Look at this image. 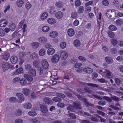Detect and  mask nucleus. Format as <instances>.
Returning <instances> with one entry per match:
<instances>
[{
    "label": "nucleus",
    "mask_w": 123,
    "mask_h": 123,
    "mask_svg": "<svg viewBox=\"0 0 123 123\" xmlns=\"http://www.w3.org/2000/svg\"><path fill=\"white\" fill-rule=\"evenodd\" d=\"M49 13L50 14H52L55 12V8L54 6H51L49 7Z\"/></svg>",
    "instance_id": "29"
},
{
    "label": "nucleus",
    "mask_w": 123,
    "mask_h": 123,
    "mask_svg": "<svg viewBox=\"0 0 123 123\" xmlns=\"http://www.w3.org/2000/svg\"><path fill=\"white\" fill-rule=\"evenodd\" d=\"M26 54L24 52H20L19 54V56L20 58H22L25 57L26 56Z\"/></svg>",
    "instance_id": "46"
},
{
    "label": "nucleus",
    "mask_w": 123,
    "mask_h": 123,
    "mask_svg": "<svg viewBox=\"0 0 123 123\" xmlns=\"http://www.w3.org/2000/svg\"><path fill=\"white\" fill-rule=\"evenodd\" d=\"M30 58L34 60L38 59L39 57L37 53L34 52L32 53L30 55Z\"/></svg>",
    "instance_id": "23"
},
{
    "label": "nucleus",
    "mask_w": 123,
    "mask_h": 123,
    "mask_svg": "<svg viewBox=\"0 0 123 123\" xmlns=\"http://www.w3.org/2000/svg\"><path fill=\"white\" fill-rule=\"evenodd\" d=\"M29 74L32 77H35L36 74V71L35 69H32L28 72Z\"/></svg>",
    "instance_id": "25"
},
{
    "label": "nucleus",
    "mask_w": 123,
    "mask_h": 123,
    "mask_svg": "<svg viewBox=\"0 0 123 123\" xmlns=\"http://www.w3.org/2000/svg\"><path fill=\"white\" fill-rule=\"evenodd\" d=\"M98 15L97 16V22H98V20H99V21H100L101 20V18H102V14H101L100 13H98Z\"/></svg>",
    "instance_id": "51"
},
{
    "label": "nucleus",
    "mask_w": 123,
    "mask_h": 123,
    "mask_svg": "<svg viewBox=\"0 0 123 123\" xmlns=\"http://www.w3.org/2000/svg\"><path fill=\"white\" fill-rule=\"evenodd\" d=\"M106 62L108 64H110L113 62V59L110 56H106L105 57Z\"/></svg>",
    "instance_id": "16"
},
{
    "label": "nucleus",
    "mask_w": 123,
    "mask_h": 123,
    "mask_svg": "<svg viewBox=\"0 0 123 123\" xmlns=\"http://www.w3.org/2000/svg\"><path fill=\"white\" fill-rule=\"evenodd\" d=\"M67 109L70 111L73 112L74 111V108L72 105H69V106L67 107Z\"/></svg>",
    "instance_id": "41"
},
{
    "label": "nucleus",
    "mask_w": 123,
    "mask_h": 123,
    "mask_svg": "<svg viewBox=\"0 0 123 123\" xmlns=\"http://www.w3.org/2000/svg\"><path fill=\"white\" fill-rule=\"evenodd\" d=\"M23 72V69L22 68L20 67L17 69L16 71L14 72V75H17L21 74Z\"/></svg>",
    "instance_id": "24"
},
{
    "label": "nucleus",
    "mask_w": 123,
    "mask_h": 123,
    "mask_svg": "<svg viewBox=\"0 0 123 123\" xmlns=\"http://www.w3.org/2000/svg\"><path fill=\"white\" fill-rule=\"evenodd\" d=\"M87 85L89 86L92 87L94 88H97L98 87V85L96 84H93L91 83H87Z\"/></svg>",
    "instance_id": "39"
},
{
    "label": "nucleus",
    "mask_w": 123,
    "mask_h": 123,
    "mask_svg": "<svg viewBox=\"0 0 123 123\" xmlns=\"http://www.w3.org/2000/svg\"><path fill=\"white\" fill-rule=\"evenodd\" d=\"M33 64L34 66L36 68H38L39 67V62L36 60H35L34 61Z\"/></svg>",
    "instance_id": "57"
},
{
    "label": "nucleus",
    "mask_w": 123,
    "mask_h": 123,
    "mask_svg": "<svg viewBox=\"0 0 123 123\" xmlns=\"http://www.w3.org/2000/svg\"><path fill=\"white\" fill-rule=\"evenodd\" d=\"M27 26V25L26 24H24L23 25L22 29L20 30L18 32L17 34L18 36L20 37V38L22 37L23 36L24 33L26 31L25 28Z\"/></svg>",
    "instance_id": "3"
},
{
    "label": "nucleus",
    "mask_w": 123,
    "mask_h": 123,
    "mask_svg": "<svg viewBox=\"0 0 123 123\" xmlns=\"http://www.w3.org/2000/svg\"><path fill=\"white\" fill-rule=\"evenodd\" d=\"M74 44L75 46L76 47H78L80 45V42L78 40H75L74 41Z\"/></svg>",
    "instance_id": "32"
},
{
    "label": "nucleus",
    "mask_w": 123,
    "mask_h": 123,
    "mask_svg": "<svg viewBox=\"0 0 123 123\" xmlns=\"http://www.w3.org/2000/svg\"><path fill=\"white\" fill-rule=\"evenodd\" d=\"M109 29L111 31H115L117 30V27L114 25H110L109 27Z\"/></svg>",
    "instance_id": "44"
},
{
    "label": "nucleus",
    "mask_w": 123,
    "mask_h": 123,
    "mask_svg": "<svg viewBox=\"0 0 123 123\" xmlns=\"http://www.w3.org/2000/svg\"><path fill=\"white\" fill-rule=\"evenodd\" d=\"M32 47L34 49H37L39 46V43L36 42H34L31 43Z\"/></svg>",
    "instance_id": "35"
},
{
    "label": "nucleus",
    "mask_w": 123,
    "mask_h": 123,
    "mask_svg": "<svg viewBox=\"0 0 123 123\" xmlns=\"http://www.w3.org/2000/svg\"><path fill=\"white\" fill-rule=\"evenodd\" d=\"M1 67L3 72L6 71L10 67V64L8 62L2 61L1 62Z\"/></svg>",
    "instance_id": "1"
},
{
    "label": "nucleus",
    "mask_w": 123,
    "mask_h": 123,
    "mask_svg": "<svg viewBox=\"0 0 123 123\" xmlns=\"http://www.w3.org/2000/svg\"><path fill=\"white\" fill-rule=\"evenodd\" d=\"M57 106L62 108L65 107V104L61 102L58 103L57 104Z\"/></svg>",
    "instance_id": "52"
},
{
    "label": "nucleus",
    "mask_w": 123,
    "mask_h": 123,
    "mask_svg": "<svg viewBox=\"0 0 123 123\" xmlns=\"http://www.w3.org/2000/svg\"><path fill=\"white\" fill-rule=\"evenodd\" d=\"M49 35L51 37L55 38L58 36V33L55 31H52L50 33Z\"/></svg>",
    "instance_id": "26"
},
{
    "label": "nucleus",
    "mask_w": 123,
    "mask_h": 123,
    "mask_svg": "<svg viewBox=\"0 0 123 123\" xmlns=\"http://www.w3.org/2000/svg\"><path fill=\"white\" fill-rule=\"evenodd\" d=\"M24 1L23 0H17L16 2L17 6L19 8H21L23 5Z\"/></svg>",
    "instance_id": "13"
},
{
    "label": "nucleus",
    "mask_w": 123,
    "mask_h": 123,
    "mask_svg": "<svg viewBox=\"0 0 123 123\" xmlns=\"http://www.w3.org/2000/svg\"><path fill=\"white\" fill-rule=\"evenodd\" d=\"M111 42L113 46L116 45L117 43V40L113 38L111 39Z\"/></svg>",
    "instance_id": "42"
},
{
    "label": "nucleus",
    "mask_w": 123,
    "mask_h": 123,
    "mask_svg": "<svg viewBox=\"0 0 123 123\" xmlns=\"http://www.w3.org/2000/svg\"><path fill=\"white\" fill-rule=\"evenodd\" d=\"M81 4V2L80 0H77L75 3V6L76 7L80 6Z\"/></svg>",
    "instance_id": "56"
},
{
    "label": "nucleus",
    "mask_w": 123,
    "mask_h": 123,
    "mask_svg": "<svg viewBox=\"0 0 123 123\" xmlns=\"http://www.w3.org/2000/svg\"><path fill=\"white\" fill-rule=\"evenodd\" d=\"M71 17L73 18H76L77 17V14L76 12H72L71 14Z\"/></svg>",
    "instance_id": "55"
},
{
    "label": "nucleus",
    "mask_w": 123,
    "mask_h": 123,
    "mask_svg": "<svg viewBox=\"0 0 123 123\" xmlns=\"http://www.w3.org/2000/svg\"><path fill=\"white\" fill-rule=\"evenodd\" d=\"M38 41L39 42L42 44L46 43L47 41V39L44 37H41L38 38Z\"/></svg>",
    "instance_id": "14"
},
{
    "label": "nucleus",
    "mask_w": 123,
    "mask_h": 123,
    "mask_svg": "<svg viewBox=\"0 0 123 123\" xmlns=\"http://www.w3.org/2000/svg\"><path fill=\"white\" fill-rule=\"evenodd\" d=\"M43 100L45 103L47 104L51 105L52 104V100L48 97L45 98Z\"/></svg>",
    "instance_id": "12"
},
{
    "label": "nucleus",
    "mask_w": 123,
    "mask_h": 123,
    "mask_svg": "<svg viewBox=\"0 0 123 123\" xmlns=\"http://www.w3.org/2000/svg\"><path fill=\"white\" fill-rule=\"evenodd\" d=\"M30 90L27 88H24L23 90V93L26 96H28L30 94Z\"/></svg>",
    "instance_id": "28"
},
{
    "label": "nucleus",
    "mask_w": 123,
    "mask_h": 123,
    "mask_svg": "<svg viewBox=\"0 0 123 123\" xmlns=\"http://www.w3.org/2000/svg\"><path fill=\"white\" fill-rule=\"evenodd\" d=\"M29 115L32 116H34L37 115L36 113L34 111H31L29 112Z\"/></svg>",
    "instance_id": "47"
},
{
    "label": "nucleus",
    "mask_w": 123,
    "mask_h": 123,
    "mask_svg": "<svg viewBox=\"0 0 123 123\" xmlns=\"http://www.w3.org/2000/svg\"><path fill=\"white\" fill-rule=\"evenodd\" d=\"M108 34L109 36L111 38L115 36L114 33L111 31H109Z\"/></svg>",
    "instance_id": "60"
},
{
    "label": "nucleus",
    "mask_w": 123,
    "mask_h": 123,
    "mask_svg": "<svg viewBox=\"0 0 123 123\" xmlns=\"http://www.w3.org/2000/svg\"><path fill=\"white\" fill-rule=\"evenodd\" d=\"M17 97L19 99V101L20 103H22L24 100V95L21 93H17L16 94Z\"/></svg>",
    "instance_id": "7"
},
{
    "label": "nucleus",
    "mask_w": 123,
    "mask_h": 123,
    "mask_svg": "<svg viewBox=\"0 0 123 123\" xmlns=\"http://www.w3.org/2000/svg\"><path fill=\"white\" fill-rule=\"evenodd\" d=\"M102 2L103 4L105 6H107L109 4V2L107 0H103Z\"/></svg>",
    "instance_id": "54"
},
{
    "label": "nucleus",
    "mask_w": 123,
    "mask_h": 123,
    "mask_svg": "<svg viewBox=\"0 0 123 123\" xmlns=\"http://www.w3.org/2000/svg\"><path fill=\"white\" fill-rule=\"evenodd\" d=\"M73 106L74 109H81V105L79 102H73Z\"/></svg>",
    "instance_id": "8"
},
{
    "label": "nucleus",
    "mask_w": 123,
    "mask_h": 123,
    "mask_svg": "<svg viewBox=\"0 0 123 123\" xmlns=\"http://www.w3.org/2000/svg\"><path fill=\"white\" fill-rule=\"evenodd\" d=\"M47 22L50 25H53L56 23L55 20L52 18H49L47 19Z\"/></svg>",
    "instance_id": "10"
},
{
    "label": "nucleus",
    "mask_w": 123,
    "mask_h": 123,
    "mask_svg": "<svg viewBox=\"0 0 123 123\" xmlns=\"http://www.w3.org/2000/svg\"><path fill=\"white\" fill-rule=\"evenodd\" d=\"M55 52V50L53 48H50L47 51V54L49 55H53Z\"/></svg>",
    "instance_id": "22"
},
{
    "label": "nucleus",
    "mask_w": 123,
    "mask_h": 123,
    "mask_svg": "<svg viewBox=\"0 0 123 123\" xmlns=\"http://www.w3.org/2000/svg\"><path fill=\"white\" fill-rule=\"evenodd\" d=\"M42 64L43 69H45L48 68L49 67V64L48 62L45 61H43L42 62Z\"/></svg>",
    "instance_id": "18"
},
{
    "label": "nucleus",
    "mask_w": 123,
    "mask_h": 123,
    "mask_svg": "<svg viewBox=\"0 0 123 123\" xmlns=\"http://www.w3.org/2000/svg\"><path fill=\"white\" fill-rule=\"evenodd\" d=\"M55 16L57 19H62L63 16V14L62 12L59 11L56 12Z\"/></svg>",
    "instance_id": "5"
},
{
    "label": "nucleus",
    "mask_w": 123,
    "mask_h": 123,
    "mask_svg": "<svg viewBox=\"0 0 123 123\" xmlns=\"http://www.w3.org/2000/svg\"><path fill=\"white\" fill-rule=\"evenodd\" d=\"M103 98L109 102H111L112 101L111 99L109 97L104 96Z\"/></svg>",
    "instance_id": "63"
},
{
    "label": "nucleus",
    "mask_w": 123,
    "mask_h": 123,
    "mask_svg": "<svg viewBox=\"0 0 123 123\" xmlns=\"http://www.w3.org/2000/svg\"><path fill=\"white\" fill-rule=\"evenodd\" d=\"M42 31L44 32H48L50 30V28L48 26H44L42 28Z\"/></svg>",
    "instance_id": "30"
},
{
    "label": "nucleus",
    "mask_w": 123,
    "mask_h": 123,
    "mask_svg": "<svg viewBox=\"0 0 123 123\" xmlns=\"http://www.w3.org/2000/svg\"><path fill=\"white\" fill-rule=\"evenodd\" d=\"M9 27L11 31H13L15 29L16 26L14 23L11 22L9 24Z\"/></svg>",
    "instance_id": "21"
},
{
    "label": "nucleus",
    "mask_w": 123,
    "mask_h": 123,
    "mask_svg": "<svg viewBox=\"0 0 123 123\" xmlns=\"http://www.w3.org/2000/svg\"><path fill=\"white\" fill-rule=\"evenodd\" d=\"M103 74L105 75V77L107 78H110L111 76V74L110 72L107 69L105 70V71L103 72Z\"/></svg>",
    "instance_id": "15"
},
{
    "label": "nucleus",
    "mask_w": 123,
    "mask_h": 123,
    "mask_svg": "<svg viewBox=\"0 0 123 123\" xmlns=\"http://www.w3.org/2000/svg\"><path fill=\"white\" fill-rule=\"evenodd\" d=\"M19 80V78L18 77L15 78L13 79V82L14 83L17 84V83H18Z\"/></svg>",
    "instance_id": "58"
},
{
    "label": "nucleus",
    "mask_w": 123,
    "mask_h": 123,
    "mask_svg": "<svg viewBox=\"0 0 123 123\" xmlns=\"http://www.w3.org/2000/svg\"><path fill=\"white\" fill-rule=\"evenodd\" d=\"M10 54L8 52H6L2 55V58L5 61H7L10 57Z\"/></svg>",
    "instance_id": "19"
},
{
    "label": "nucleus",
    "mask_w": 123,
    "mask_h": 123,
    "mask_svg": "<svg viewBox=\"0 0 123 123\" xmlns=\"http://www.w3.org/2000/svg\"><path fill=\"white\" fill-rule=\"evenodd\" d=\"M45 49H44L42 48L39 51V55L41 56H43L45 54Z\"/></svg>",
    "instance_id": "40"
},
{
    "label": "nucleus",
    "mask_w": 123,
    "mask_h": 123,
    "mask_svg": "<svg viewBox=\"0 0 123 123\" xmlns=\"http://www.w3.org/2000/svg\"><path fill=\"white\" fill-rule=\"evenodd\" d=\"M5 9L4 10V13H6L7 11L9 10L10 7V6L9 5H7L6 6H5Z\"/></svg>",
    "instance_id": "59"
},
{
    "label": "nucleus",
    "mask_w": 123,
    "mask_h": 123,
    "mask_svg": "<svg viewBox=\"0 0 123 123\" xmlns=\"http://www.w3.org/2000/svg\"><path fill=\"white\" fill-rule=\"evenodd\" d=\"M66 46V43L64 42H62L60 44V47L62 49L65 48Z\"/></svg>",
    "instance_id": "49"
},
{
    "label": "nucleus",
    "mask_w": 123,
    "mask_h": 123,
    "mask_svg": "<svg viewBox=\"0 0 123 123\" xmlns=\"http://www.w3.org/2000/svg\"><path fill=\"white\" fill-rule=\"evenodd\" d=\"M123 56L122 55H120L117 56L116 58V60L119 61L121 62L123 60Z\"/></svg>",
    "instance_id": "61"
},
{
    "label": "nucleus",
    "mask_w": 123,
    "mask_h": 123,
    "mask_svg": "<svg viewBox=\"0 0 123 123\" xmlns=\"http://www.w3.org/2000/svg\"><path fill=\"white\" fill-rule=\"evenodd\" d=\"M37 71L39 75H42L43 73V69L41 67L38 68L37 69Z\"/></svg>",
    "instance_id": "48"
},
{
    "label": "nucleus",
    "mask_w": 123,
    "mask_h": 123,
    "mask_svg": "<svg viewBox=\"0 0 123 123\" xmlns=\"http://www.w3.org/2000/svg\"><path fill=\"white\" fill-rule=\"evenodd\" d=\"M116 83L118 85H120L122 81L121 80L119 79L116 78L115 79Z\"/></svg>",
    "instance_id": "50"
},
{
    "label": "nucleus",
    "mask_w": 123,
    "mask_h": 123,
    "mask_svg": "<svg viewBox=\"0 0 123 123\" xmlns=\"http://www.w3.org/2000/svg\"><path fill=\"white\" fill-rule=\"evenodd\" d=\"M25 68L26 70L29 71L32 69L31 65L28 64L25 65Z\"/></svg>",
    "instance_id": "37"
},
{
    "label": "nucleus",
    "mask_w": 123,
    "mask_h": 123,
    "mask_svg": "<svg viewBox=\"0 0 123 123\" xmlns=\"http://www.w3.org/2000/svg\"><path fill=\"white\" fill-rule=\"evenodd\" d=\"M48 16V13L46 12L43 13L41 15V18L42 19H44L47 18Z\"/></svg>",
    "instance_id": "34"
},
{
    "label": "nucleus",
    "mask_w": 123,
    "mask_h": 123,
    "mask_svg": "<svg viewBox=\"0 0 123 123\" xmlns=\"http://www.w3.org/2000/svg\"><path fill=\"white\" fill-rule=\"evenodd\" d=\"M78 58L80 61L82 62H84L86 60V59L84 57L82 56H79Z\"/></svg>",
    "instance_id": "64"
},
{
    "label": "nucleus",
    "mask_w": 123,
    "mask_h": 123,
    "mask_svg": "<svg viewBox=\"0 0 123 123\" xmlns=\"http://www.w3.org/2000/svg\"><path fill=\"white\" fill-rule=\"evenodd\" d=\"M22 113V111L21 109H18L15 112V115L17 116H19L21 115Z\"/></svg>",
    "instance_id": "38"
},
{
    "label": "nucleus",
    "mask_w": 123,
    "mask_h": 123,
    "mask_svg": "<svg viewBox=\"0 0 123 123\" xmlns=\"http://www.w3.org/2000/svg\"><path fill=\"white\" fill-rule=\"evenodd\" d=\"M23 106L25 108L29 109L31 107V105L30 103H26L23 105Z\"/></svg>",
    "instance_id": "33"
},
{
    "label": "nucleus",
    "mask_w": 123,
    "mask_h": 123,
    "mask_svg": "<svg viewBox=\"0 0 123 123\" xmlns=\"http://www.w3.org/2000/svg\"><path fill=\"white\" fill-rule=\"evenodd\" d=\"M84 71L86 72L88 74H91L93 71L92 69L89 68H84Z\"/></svg>",
    "instance_id": "31"
},
{
    "label": "nucleus",
    "mask_w": 123,
    "mask_h": 123,
    "mask_svg": "<svg viewBox=\"0 0 123 123\" xmlns=\"http://www.w3.org/2000/svg\"><path fill=\"white\" fill-rule=\"evenodd\" d=\"M7 24V22L6 20L2 19L0 21V26L1 27L6 26Z\"/></svg>",
    "instance_id": "11"
},
{
    "label": "nucleus",
    "mask_w": 123,
    "mask_h": 123,
    "mask_svg": "<svg viewBox=\"0 0 123 123\" xmlns=\"http://www.w3.org/2000/svg\"><path fill=\"white\" fill-rule=\"evenodd\" d=\"M41 111L43 113H46L48 111L47 107L44 106L41 108Z\"/></svg>",
    "instance_id": "36"
},
{
    "label": "nucleus",
    "mask_w": 123,
    "mask_h": 123,
    "mask_svg": "<svg viewBox=\"0 0 123 123\" xmlns=\"http://www.w3.org/2000/svg\"><path fill=\"white\" fill-rule=\"evenodd\" d=\"M5 34V33L4 30L3 29L0 28V36L3 37Z\"/></svg>",
    "instance_id": "53"
},
{
    "label": "nucleus",
    "mask_w": 123,
    "mask_h": 123,
    "mask_svg": "<svg viewBox=\"0 0 123 123\" xmlns=\"http://www.w3.org/2000/svg\"><path fill=\"white\" fill-rule=\"evenodd\" d=\"M68 55L67 52L65 51H62L60 54L61 58L63 60H65L68 57Z\"/></svg>",
    "instance_id": "4"
},
{
    "label": "nucleus",
    "mask_w": 123,
    "mask_h": 123,
    "mask_svg": "<svg viewBox=\"0 0 123 123\" xmlns=\"http://www.w3.org/2000/svg\"><path fill=\"white\" fill-rule=\"evenodd\" d=\"M19 82L22 86H24L27 84V80L25 79L22 78L20 80Z\"/></svg>",
    "instance_id": "27"
},
{
    "label": "nucleus",
    "mask_w": 123,
    "mask_h": 123,
    "mask_svg": "<svg viewBox=\"0 0 123 123\" xmlns=\"http://www.w3.org/2000/svg\"><path fill=\"white\" fill-rule=\"evenodd\" d=\"M67 33L68 35L70 37H72L73 36L74 32V30L72 28H70L68 29Z\"/></svg>",
    "instance_id": "20"
},
{
    "label": "nucleus",
    "mask_w": 123,
    "mask_h": 123,
    "mask_svg": "<svg viewBox=\"0 0 123 123\" xmlns=\"http://www.w3.org/2000/svg\"><path fill=\"white\" fill-rule=\"evenodd\" d=\"M18 61V58L15 56H11L10 59V62L12 64L16 63Z\"/></svg>",
    "instance_id": "9"
},
{
    "label": "nucleus",
    "mask_w": 123,
    "mask_h": 123,
    "mask_svg": "<svg viewBox=\"0 0 123 123\" xmlns=\"http://www.w3.org/2000/svg\"><path fill=\"white\" fill-rule=\"evenodd\" d=\"M9 100L10 102L14 103L16 102L17 99L15 97H10Z\"/></svg>",
    "instance_id": "43"
},
{
    "label": "nucleus",
    "mask_w": 123,
    "mask_h": 123,
    "mask_svg": "<svg viewBox=\"0 0 123 123\" xmlns=\"http://www.w3.org/2000/svg\"><path fill=\"white\" fill-rule=\"evenodd\" d=\"M84 10V7L82 6H80L78 9V12L80 13H83Z\"/></svg>",
    "instance_id": "45"
},
{
    "label": "nucleus",
    "mask_w": 123,
    "mask_h": 123,
    "mask_svg": "<svg viewBox=\"0 0 123 123\" xmlns=\"http://www.w3.org/2000/svg\"><path fill=\"white\" fill-rule=\"evenodd\" d=\"M60 59L59 55H55L52 56L51 59V61L53 63H56L58 62Z\"/></svg>",
    "instance_id": "6"
},
{
    "label": "nucleus",
    "mask_w": 123,
    "mask_h": 123,
    "mask_svg": "<svg viewBox=\"0 0 123 123\" xmlns=\"http://www.w3.org/2000/svg\"><path fill=\"white\" fill-rule=\"evenodd\" d=\"M63 5V3L61 1L57 2L55 4V6L58 9H60L62 7Z\"/></svg>",
    "instance_id": "17"
},
{
    "label": "nucleus",
    "mask_w": 123,
    "mask_h": 123,
    "mask_svg": "<svg viewBox=\"0 0 123 123\" xmlns=\"http://www.w3.org/2000/svg\"><path fill=\"white\" fill-rule=\"evenodd\" d=\"M87 99H86L84 97V99L82 101L83 102H85V105L89 110H91V109H94L95 108V106L93 104L89 103L87 102Z\"/></svg>",
    "instance_id": "2"
},
{
    "label": "nucleus",
    "mask_w": 123,
    "mask_h": 123,
    "mask_svg": "<svg viewBox=\"0 0 123 123\" xmlns=\"http://www.w3.org/2000/svg\"><path fill=\"white\" fill-rule=\"evenodd\" d=\"M31 5L30 3L29 2H27L25 5V7L27 9H29L31 7Z\"/></svg>",
    "instance_id": "62"
}]
</instances>
